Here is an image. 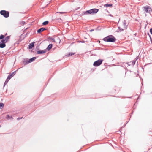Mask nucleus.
<instances>
[{
	"label": "nucleus",
	"mask_w": 152,
	"mask_h": 152,
	"mask_svg": "<svg viewBox=\"0 0 152 152\" xmlns=\"http://www.w3.org/2000/svg\"><path fill=\"white\" fill-rule=\"evenodd\" d=\"M103 40L107 42H114L115 41L116 39L113 36L110 35L104 38Z\"/></svg>",
	"instance_id": "obj_1"
},
{
	"label": "nucleus",
	"mask_w": 152,
	"mask_h": 152,
	"mask_svg": "<svg viewBox=\"0 0 152 152\" xmlns=\"http://www.w3.org/2000/svg\"><path fill=\"white\" fill-rule=\"evenodd\" d=\"M1 14L3 15L4 17L5 18H8L9 16V12L8 11H7L5 10H2L0 12Z\"/></svg>",
	"instance_id": "obj_2"
},
{
	"label": "nucleus",
	"mask_w": 152,
	"mask_h": 152,
	"mask_svg": "<svg viewBox=\"0 0 152 152\" xmlns=\"http://www.w3.org/2000/svg\"><path fill=\"white\" fill-rule=\"evenodd\" d=\"M103 61V60L99 59L95 61L93 63V66L95 67H97L100 65Z\"/></svg>",
	"instance_id": "obj_3"
},
{
	"label": "nucleus",
	"mask_w": 152,
	"mask_h": 152,
	"mask_svg": "<svg viewBox=\"0 0 152 152\" xmlns=\"http://www.w3.org/2000/svg\"><path fill=\"white\" fill-rule=\"evenodd\" d=\"M142 8L143 10L146 13H150L152 11L151 7L148 6L144 7Z\"/></svg>",
	"instance_id": "obj_4"
},
{
	"label": "nucleus",
	"mask_w": 152,
	"mask_h": 152,
	"mask_svg": "<svg viewBox=\"0 0 152 152\" xmlns=\"http://www.w3.org/2000/svg\"><path fill=\"white\" fill-rule=\"evenodd\" d=\"M47 29L45 28H41L38 29L37 31V32L38 33H40L46 30Z\"/></svg>",
	"instance_id": "obj_5"
},
{
	"label": "nucleus",
	"mask_w": 152,
	"mask_h": 152,
	"mask_svg": "<svg viewBox=\"0 0 152 152\" xmlns=\"http://www.w3.org/2000/svg\"><path fill=\"white\" fill-rule=\"evenodd\" d=\"M91 13L94 14L97 13L99 11V10L96 9H93L91 10Z\"/></svg>",
	"instance_id": "obj_6"
},
{
	"label": "nucleus",
	"mask_w": 152,
	"mask_h": 152,
	"mask_svg": "<svg viewBox=\"0 0 152 152\" xmlns=\"http://www.w3.org/2000/svg\"><path fill=\"white\" fill-rule=\"evenodd\" d=\"M46 50H38L37 51V54H41L43 53H45L46 52Z\"/></svg>",
	"instance_id": "obj_7"
},
{
	"label": "nucleus",
	"mask_w": 152,
	"mask_h": 152,
	"mask_svg": "<svg viewBox=\"0 0 152 152\" xmlns=\"http://www.w3.org/2000/svg\"><path fill=\"white\" fill-rule=\"evenodd\" d=\"M16 71H15L12 73H11L10 75H9L8 77L7 78H9V79H10L12 77L16 74Z\"/></svg>",
	"instance_id": "obj_8"
},
{
	"label": "nucleus",
	"mask_w": 152,
	"mask_h": 152,
	"mask_svg": "<svg viewBox=\"0 0 152 152\" xmlns=\"http://www.w3.org/2000/svg\"><path fill=\"white\" fill-rule=\"evenodd\" d=\"M53 46V45L52 44H49L47 48L45 49L46 50V51H49L50 49L52 48Z\"/></svg>",
	"instance_id": "obj_9"
},
{
	"label": "nucleus",
	"mask_w": 152,
	"mask_h": 152,
	"mask_svg": "<svg viewBox=\"0 0 152 152\" xmlns=\"http://www.w3.org/2000/svg\"><path fill=\"white\" fill-rule=\"evenodd\" d=\"M75 54V53L72 52H70L69 53H67L65 55L66 57H69Z\"/></svg>",
	"instance_id": "obj_10"
},
{
	"label": "nucleus",
	"mask_w": 152,
	"mask_h": 152,
	"mask_svg": "<svg viewBox=\"0 0 152 152\" xmlns=\"http://www.w3.org/2000/svg\"><path fill=\"white\" fill-rule=\"evenodd\" d=\"M126 20H124V21L123 22V25L124 26V28L126 29L127 28V25H126Z\"/></svg>",
	"instance_id": "obj_11"
},
{
	"label": "nucleus",
	"mask_w": 152,
	"mask_h": 152,
	"mask_svg": "<svg viewBox=\"0 0 152 152\" xmlns=\"http://www.w3.org/2000/svg\"><path fill=\"white\" fill-rule=\"evenodd\" d=\"M91 10H87L86 11L83 12L84 14L87 15L88 14H91Z\"/></svg>",
	"instance_id": "obj_12"
},
{
	"label": "nucleus",
	"mask_w": 152,
	"mask_h": 152,
	"mask_svg": "<svg viewBox=\"0 0 152 152\" xmlns=\"http://www.w3.org/2000/svg\"><path fill=\"white\" fill-rule=\"evenodd\" d=\"M6 46V44L5 43H2L1 42H0V48H3Z\"/></svg>",
	"instance_id": "obj_13"
},
{
	"label": "nucleus",
	"mask_w": 152,
	"mask_h": 152,
	"mask_svg": "<svg viewBox=\"0 0 152 152\" xmlns=\"http://www.w3.org/2000/svg\"><path fill=\"white\" fill-rule=\"evenodd\" d=\"M34 46V43L32 42V43L30 44L29 45V49H32Z\"/></svg>",
	"instance_id": "obj_14"
},
{
	"label": "nucleus",
	"mask_w": 152,
	"mask_h": 152,
	"mask_svg": "<svg viewBox=\"0 0 152 152\" xmlns=\"http://www.w3.org/2000/svg\"><path fill=\"white\" fill-rule=\"evenodd\" d=\"M36 58V57H34L31 58L29 59H28V60H29L28 62L31 63V62L33 61H34L35 60V59Z\"/></svg>",
	"instance_id": "obj_15"
},
{
	"label": "nucleus",
	"mask_w": 152,
	"mask_h": 152,
	"mask_svg": "<svg viewBox=\"0 0 152 152\" xmlns=\"http://www.w3.org/2000/svg\"><path fill=\"white\" fill-rule=\"evenodd\" d=\"M28 61H29L28 59H26L24 60L23 61V63L24 64V65H26L27 64L30 63V62H28Z\"/></svg>",
	"instance_id": "obj_16"
},
{
	"label": "nucleus",
	"mask_w": 152,
	"mask_h": 152,
	"mask_svg": "<svg viewBox=\"0 0 152 152\" xmlns=\"http://www.w3.org/2000/svg\"><path fill=\"white\" fill-rule=\"evenodd\" d=\"M10 80V79H9V78L7 77L6 81H5V82L4 83V87L5 85H6L7 84V83H8V82L9 81V80Z\"/></svg>",
	"instance_id": "obj_17"
},
{
	"label": "nucleus",
	"mask_w": 152,
	"mask_h": 152,
	"mask_svg": "<svg viewBox=\"0 0 152 152\" xmlns=\"http://www.w3.org/2000/svg\"><path fill=\"white\" fill-rule=\"evenodd\" d=\"M113 6V4H104V7H112Z\"/></svg>",
	"instance_id": "obj_18"
},
{
	"label": "nucleus",
	"mask_w": 152,
	"mask_h": 152,
	"mask_svg": "<svg viewBox=\"0 0 152 152\" xmlns=\"http://www.w3.org/2000/svg\"><path fill=\"white\" fill-rule=\"evenodd\" d=\"M7 117L8 118V119L12 120L13 118L12 116L9 115H7Z\"/></svg>",
	"instance_id": "obj_19"
},
{
	"label": "nucleus",
	"mask_w": 152,
	"mask_h": 152,
	"mask_svg": "<svg viewBox=\"0 0 152 152\" xmlns=\"http://www.w3.org/2000/svg\"><path fill=\"white\" fill-rule=\"evenodd\" d=\"M10 38V36H7L4 39L7 42H8Z\"/></svg>",
	"instance_id": "obj_20"
},
{
	"label": "nucleus",
	"mask_w": 152,
	"mask_h": 152,
	"mask_svg": "<svg viewBox=\"0 0 152 152\" xmlns=\"http://www.w3.org/2000/svg\"><path fill=\"white\" fill-rule=\"evenodd\" d=\"M4 107V104L2 103H0V109H2Z\"/></svg>",
	"instance_id": "obj_21"
},
{
	"label": "nucleus",
	"mask_w": 152,
	"mask_h": 152,
	"mask_svg": "<svg viewBox=\"0 0 152 152\" xmlns=\"http://www.w3.org/2000/svg\"><path fill=\"white\" fill-rule=\"evenodd\" d=\"M136 60H134L132 62H130V63H131L132 65L133 66L135 63Z\"/></svg>",
	"instance_id": "obj_22"
},
{
	"label": "nucleus",
	"mask_w": 152,
	"mask_h": 152,
	"mask_svg": "<svg viewBox=\"0 0 152 152\" xmlns=\"http://www.w3.org/2000/svg\"><path fill=\"white\" fill-rule=\"evenodd\" d=\"M48 23V21H44L42 23V25H46Z\"/></svg>",
	"instance_id": "obj_23"
},
{
	"label": "nucleus",
	"mask_w": 152,
	"mask_h": 152,
	"mask_svg": "<svg viewBox=\"0 0 152 152\" xmlns=\"http://www.w3.org/2000/svg\"><path fill=\"white\" fill-rule=\"evenodd\" d=\"M5 37V36L3 35H1L0 36V39H3Z\"/></svg>",
	"instance_id": "obj_24"
},
{
	"label": "nucleus",
	"mask_w": 152,
	"mask_h": 152,
	"mask_svg": "<svg viewBox=\"0 0 152 152\" xmlns=\"http://www.w3.org/2000/svg\"><path fill=\"white\" fill-rule=\"evenodd\" d=\"M125 65H127V67H128L129 66H130L131 64V63H125Z\"/></svg>",
	"instance_id": "obj_25"
},
{
	"label": "nucleus",
	"mask_w": 152,
	"mask_h": 152,
	"mask_svg": "<svg viewBox=\"0 0 152 152\" xmlns=\"http://www.w3.org/2000/svg\"><path fill=\"white\" fill-rule=\"evenodd\" d=\"M118 29H119V31H116V32H119V31H123V28H121V27H118Z\"/></svg>",
	"instance_id": "obj_26"
},
{
	"label": "nucleus",
	"mask_w": 152,
	"mask_h": 152,
	"mask_svg": "<svg viewBox=\"0 0 152 152\" xmlns=\"http://www.w3.org/2000/svg\"><path fill=\"white\" fill-rule=\"evenodd\" d=\"M1 42L2 43H6L7 42L4 39H2L1 41Z\"/></svg>",
	"instance_id": "obj_27"
},
{
	"label": "nucleus",
	"mask_w": 152,
	"mask_h": 152,
	"mask_svg": "<svg viewBox=\"0 0 152 152\" xmlns=\"http://www.w3.org/2000/svg\"><path fill=\"white\" fill-rule=\"evenodd\" d=\"M57 13H60V14H64V13H65L66 12H56Z\"/></svg>",
	"instance_id": "obj_28"
},
{
	"label": "nucleus",
	"mask_w": 152,
	"mask_h": 152,
	"mask_svg": "<svg viewBox=\"0 0 152 152\" xmlns=\"http://www.w3.org/2000/svg\"><path fill=\"white\" fill-rule=\"evenodd\" d=\"M150 31L151 34L152 35V28L150 29Z\"/></svg>",
	"instance_id": "obj_29"
},
{
	"label": "nucleus",
	"mask_w": 152,
	"mask_h": 152,
	"mask_svg": "<svg viewBox=\"0 0 152 152\" xmlns=\"http://www.w3.org/2000/svg\"><path fill=\"white\" fill-rule=\"evenodd\" d=\"M50 39H51L54 42H55V40L54 39H53V38H50Z\"/></svg>",
	"instance_id": "obj_30"
},
{
	"label": "nucleus",
	"mask_w": 152,
	"mask_h": 152,
	"mask_svg": "<svg viewBox=\"0 0 152 152\" xmlns=\"http://www.w3.org/2000/svg\"><path fill=\"white\" fill-rule=\"evenodd\" d=\"M22 118V117H21V118H17V120H20V119H21V118Z\"/></svg>",
	"instance_id": "obj_31"
},
{
	"label": "nucleus",
	"mask_w": 152,
	"mask_h": 152,
	"mask_svg": "<svg viewBox=\"0 0 152 152\" xmlns=\"http://www.w3.org/2000/svg\"><path fill=\"white\" fill-rule=\"evenodd\" d=\"M36 48L37 49H38L39 48V46H37L36 47Z\"/></svg>",
	"instance_id": "obj_32"
},
{
	"label": "nucleus",
	"mask_w": 152,
	"mask_h": 152,
	"mask_svg": "<svg viewBox=\"0 0 152 152\" xmlns=\"http://www.w3.org/2000/svg\"><path fill=\"white\" fill-rule=\"evenodd\" d=\"M125 63H124V66H125L126 67L127 66V65H125Z\"/></svg>",
	"instance_id": "obj_33"
},
{
	"label": "nucleus",
	"mask_w": 152,
	"mask_h": 152,
	"mask_svg": "<svg viewBox=\"0 0 152 152\" xmlns=\"http://www.w3.org/2000/svg\"><path fill=\"white\" fill-rule=\"evenodd\" d=\"M94 31V29H91L90 31L91 32H92V31Z\"/></svg>",
	"instance_id": "obj_34"
},
{
	"label": "nucleus",
	"mask_w": 152,
	"mask_h": 152,
	"mask_svg": "<svg viewBox=\"0 0 152 152\" xmlns=\"http://www.w3.org/2000/svg\"><path fill=\"white\" fill-rule=\"evenodd\" d=\"M150 39H151V41H152V39H151V37L150 36Z\"/></svg>",
	"instance_id": "obj_35"
},
{
	"label": "nucleus",
	"mask_w": 152,
	"mask_h": 152,
	"mask_svg": "<svg viewBox=\"0 0 152 152\" xmlns=\"http://www.w3.org/2000/svg\"><path fill=\"white\" fill-rule=\"evenodd\" d=\"M122 127L121 128V129H120V130H121V129H122Z\"/></svg>",
	"instance_id": "obj_36"
},
{
	"label": "nucleus",
	"mask_w": 152,
	"mask_h": 152,
	"mask_svg": "<svg viewBox=\"0 0 152 152\" xmlns=\"http://www.w3.org/2000/svg\"><path fill=\"white\" fill-rule=\"evenodd\" d=\"M125 125H124V127H124V126H125Z\"/></svg>",
	"instance_id": "obj_37"
},
{
	"label": "nucleus",
	"mask_w": 152,
	"mask_h": 152,
	"mask_svg": "<svg viewBox=\"0 0 152 152\" xmlns=\"http://www.w3.org/2000/svg\"><path fill=\"white\" fill-rule=\"evenodd\" d=\"M110 16H112V15H110Z\"/></svg>",
	"instance_id": "obj_38"
},
{
	"label": "nucleus",
	"mask_w": 152,
	"mask_h": 152,
	"mask_svg": "<svg viewBox=\"0 0 152 152\" xmlns=\"http://www.w3.org/2000/svg\"><path fill=\"white\" fill-rule=\"evenodd\" d=\"M25 23V22H24V23Z\"/></svg>",
	"instance_id": "obj_39"
},
{
	"label": "nucleus",
	"mask_w": 152,
	"mask_h": 152,
	"mask_svg": "<svg viewBox=\"0 0 152 152\" xmlns=\"http://www.w3.org/2000/svg\"><path fill=\"white\" fill-rule=\"evenodd\" d=\"M25 23V22H24V23Z\"/></svg>",
	"instance_id": "obj_40"
},
{
	"label": "nucleus",
	"mask_w": 152,
	"mask_h": 152,
	"mask_svg": "<svg viewBox=\"0 0 152 152\" xmlns=\"http://www.w3.org/2000/svg\"><path fill=\"white\" fill-rule=\"evenodd\" d=\"M1 127V126L0 125V128Z\"/></svg>",
	"instance_id": "obj_41"
}]
</instances>
